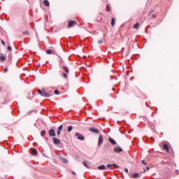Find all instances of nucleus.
<instances>
[{
	"instance_id": "obj_6",
	"label": "nucleus",
	"mask_w": 179,
	"mask_h": 179,
	"mask_svg": "<svg viewBox=\"0 0 179 179\" xmlns=\"http://www.w3.org/2000/svg\"><path fill=\"white\" fill-rule=\"evenodd\" d=\"M62 129H63V126L62 125H60V126L58 127L57 131V136H59L61 135V131H62Z\"/></svg>"
},
{
	"instance_id": "obj_2",
	"label": "nucleus",
	"mask_w": 179,
	"mask_h": 179,
	"mask_svg": "<svg viewBox=\"0 0 179 179\" xmlns=\"http://www.w3.org/2000/svg\"><path fill=\"white\" fill-rule=\"evenodd\" d=\"M75 24H78V22L75 21V20H69L68 22V29H71V27H73V26H75Z\"/></svg>"
},
{
	"instance_id": "obj_25",
	"label": "nucleus",
	"mask_w": 179,
	"mask_h": 179,
	"mask_svg": "<svg viewBox=\"0 0 179 179\" xmlns=\"http://www.w3.org/2000/svg\"><path fill=\"white\" fill-rule=\"evenodd\" d=\"M106 8H107V11L108 12H110L111 11V7H110V6L107 5Z\"/></svg>"
},
{
	"instance_id": "obj_32",
	"label": "nucleus",
	"mask_w": 179,
	"mask_h": 179,
	"mask_svg": "<svg viewBox=\"0 0 179 179\" xmlns=\"http://www.w3.org/2000/svg\"><path fill=\"white\" fill-rule=\"evenodd\" d=\"M7 50H8V51H12V47L8 46Z\"/></svg>"
},
{
	"instance_id": "obj_41",
	"label": "nucleus",
	"mask_w": 179,
	"mask_h": 179,
	"mask_svg": "<svg viewBox=\"0 0 179 179\" xmlns=\"http://www.w3.org/2000/svg\"><path fill=\"white\" fill-rule=\"evenodd\" d=\"M0 90H1V87H0Z\"/></svg>"
},
{
	"instance_id": "obj_40",
	"label": "nucleus",
	"mask_w": 179,
	"mask_h": 179,
	"mask_svg": "<svg viewBox=\"0 0 179 179\" xmlns=\"http://www.w3.org/2000/svg\"><path fill=\"white\" fill-rule=\"evenodd\" d=\"M145 171H146V170L144 169H143V173H145Z\"/></svg>"
},
{
	"instance_id": "obj_18",
	"label": "nucleus",
	"mask_w": 179,
	"mask_h": 179,
	"mask_svg": "<svg viewBox=\"0 0 179 179\" xmlns=\"http://www.w3.org/2000/svg\"><path fill=\"white\" fill-rule=\"evenodd\" d=\"M98 170H106V166L101 165V166H98Z\"/></svg>"
},
{
	"instance_id": "obj_15",
	"label": "nucleus",
	"mask_w": 179,
	"mask_h": 179,
	"mask_svg": "<svg viewBox=\"0 0 179 179\" xmlns=\"http://www.w3.org/2000/svg\"><path fill=\"white\" fill-rule=\"evenodd\" d=\"M109 142H110V143H112V145H116L117 142L115 141L114 139H113V138L110 137L109 138Z\"/></svg>"
},
{
	"instance_id": "obj_29",
	"label": "nucleus",
	"mask_w": 179,
	"mask_h": 179,
	"mask_svg": "<svg viewBox=\"0 0 179 179\" xmlns=\"http://www.w3.org/2000/svg\"><path fill=\"white\" fill-rule=\"evenodd\" d=\"M106 167L108 169H111V167H113V164H108V165H106Z\"/></svg>"
},
{
	"instance_id": "obj_34",
	"label": "nucleus",
	"mask_w": 179,
	"mask_h": 179,
	"mask_svg": "<svg viewBox=\"0 0 179 179\" xmlns=\"http://www.w3.org/2000/svg\"><path fill=\"white\" fill-rule=\"evenodd\" d=\"M1 44H2V45H5V41H1Z\"/></svg>"
},
{
	"instance_id": "obj_10",
	"label": "nucleus",
	"mask_w": 179,
	"mask_h": 179,
	"mask_svg": "<svg viewBox=\"0 0 179 179\" xmlns=\"http://www.w3.org/2000/svg\"><path fill=\"white\" fill-rule=\"evenodd\" d=\"M114 152H115L116 153H120L122 152V149L120 147H116L114 148Z\"/></svg>"
},
{
	"instance_id": "obj_30",
	"label": "nucleus",
	"mask_w": 179,
	"mask_h": 179,
	"mask_svg": "<svg viewBox=\"0 0 179 179\" xmlns=\"http://www.w3.org/2000/svg\"><path fill=\"white\" fill-rule=\"evenodd\" d=\"M112 167H115V169H117L118 168V165H116L115 164H113Z\"/></svg>"
},
{
	"instance_id": "obj_11",
	"label": "nucleus",
	"mask_w": 179,
	"mask_h": 179,
	"mask_svg": "<svg viewBox=\"0 0 179 179\" xmlns=\"http://www.w3.org/2000/svg\"><path fill=\"white\" fill-rule=\"evenodd\" d=\"M31 152L34 156H37V155H38V153L37 152V150L34 148H31Z\"/></svg>"
},
{
	"instance_id": "obj_39",
	"label": "nucleus",
	"mask_w": 179,
	"mask_h": 179,
	"mask_svg": "<svg viewBox=\"0 0 179 179\" xmlns=\"http://www.w3.org/2000/svg\"><path fill=\"white\" fill-rule=\"evenodd\" d=\"M146 170H149V166H147V167H146Z\"/></svg>"
},
{
	"instance_id": "obj_3",
	"label": "nucleus",
	"mask_w": 179,
	"mask_h": 179,
	"mask_svg": "<svg viewBox=\"0 0 179 179\" xmlns=\"http://www.w3.org/2000/svg\"><path fill=\"white\" fill-rule=\"evenodd\" d=\"M60 65L65 69L66 73H69V69L66 66H64V61L61 60Z\"/></svg>"
},
{
	"instance_id": "obj_4",
	"label": "nucleus",
	"mask_w": 179,
	"mask_h": 179,
	"mask_svg": "<svg viewBox=\"0 0 179 179\" xmlns=\"http://www.w3.org/2000/svg\"><path fill=\"white\" fill-rule=\"evenodd\" d=\"M75 136L77 137V139L79 141H85V137L80 135L79 133H76Z\"/></svg>"
},
{
	"instance_id": "obj_24",
	"label": "nucleus",
	"mask_w": 179,
	"mask_h": 179,
	"mask_svg": "<svg viewBox=\"0 0 179 179\" xmlns=\"http://www.w3.org/2000/svg\"><path fill=\"white\" fill-rule=\"evenodd\" d=\"M148 16H151V19H155V17H156V15L155 14H148Z\"/></svg>"
},
{
	"instance_id": "obj_5",
	"label": "nucleus",
	"mask_w": 179,
	"mask_h": 179,
	"mask_svg": "<svg viewBox=\"0 0 179 179\" xmlns=\"http://www.w3.org/2000/svg\"><path fill=\"white\" fill-rule=\"evenodd\" d=\"M52 141H53V143L54 145H59V143H61V140L54 137L52 138Z\"/></svg>"
},
{
	"instance_id": "obj_28",
	"label": "nucleus",
	"mask_w": 179,
	"mask_h": 179,
	"mask_svg": "<svg viewBox=\"0 0 179 179\" xmlns=\"http://www.w3.org/2000/svg\"><path fill=\"white\" fill-rule=\"evenodd\" d=\"M62 76H64V78L65 79H66V78H68V76H67L66 73H62Z\"/></svg>"
},
{
	"instance_id": "obj_20",
	"label": "nucleus",
	"mask_w": 179,
	"mask_h": 179,
	"mask_svg": "<svg viewBox=\"0 0 179 179\" xmlns=\"http://www.w3.org/2000/svg\"><path fill=\"white\" fill-rule=\"evenodd\" d=\"M55 52L51 50H47L46 53L48 54H55Z\"/></svg>"
},
{
	"instance_id": "obj_31",
	"label": "nucleus",
	"mask_w": 179,
	"mask_h": 179,
	"mask_svg": "<svg viewBox=\"0 0 179 179\" xmlns=\"http://www.w3.org/2000/svg\"><path fill=\"white\" fill-rule=\"evenodd\" d=\"M6 72H8V69H4L3 70V73H6Z\"/></svg>"
},
{
	"instance_id": "obj_13",
	"label": "nucleus",
	"mask_w": 179,
	"mask_h": 179,
	"mask_svg": "<svg viewBox=\"0 0 179 179\" xmlns=\"http://www.w3.org/2000/svg\"><path fill=\"white\" fill-rule=\"evenodd\" d=\"M141 178V174L136 173L132 175V178Z\"/></svg>"
},
{
	"instance_id": "obj_17",
	"label": "nucleus",
	"mask_w": 179,
	"mask_h": 179,
	"mask_svg": "<svg viewBox=\"0 0 179 179\" xmlns=\"http://www.w3.org/2000/svg\"><path fill=\"white\" fill-rule=\"evenodd\" d=\"M43 5H45V6H50V2L48 0H44Z\"/></svg>"
},
{
	"instance_id": "obj_16",
	"label": "nucleus",
	"mask_w": 179,
	"mask_h": 179,
	"mask_svg": "<svg viewBox=\"0 0 179 179\" xmlns=\"http://www.w3.org/2000/svg\"><path fill=\"white\" fill-rule=\"evenodd\" d=\"M111 26L112 27H114V26H115V18H112L111 20Z\"/></svg>"
},
{
	"instance_id": "obj_12",
	"label": "nucleus",
	"mask_w": 179,
	"mask_h": 179,
	"mask_svg": "<svg viewBox=\"0 0 179 179\" xmlns=\"http://www.w3.org/2000/svg\"><path fill=\"white\" fill-rule=\"evenodd\" d=\"M163 150H166L169 153V145L166 143L163 145Z\"/></svg>"
},
{
	"instance_id": "obj_37",
	"label": "nucleus",
	"mask_w": 179,
	"mask_h": 179,
	"mask_svg": "<svg viewBox=\"0 0 179 179\" xmlns=\"http://www.w3.org/2000/svg\"><path fill=\"white\" fill-rule=\"evenodd\" d=\"M102 41H98L99 44H101Z\"/></svg>"
},
{
	"instance_id": "obj_33",
	"label": "nucleus",
	"mask_w": 179,
	"mask_h": 179,
	"mask_svg": "<svg viewBox=\"0 0 179 179\" xmlns=\"http://www.w3.org/2000/svg\"><path fill=\"white\" fill-rule=\"evenodd\" d=\"M23 34H29V31H26L23 32Z\"/></svg>"
},
{
	"instance_id": "obj_35",
	"label": "nucleus",
	"mask_w": 179,
	"mask_h": 179,
	"mask_svg": "<svg viewBox=\"0 0 179 179\" xmlns=\"http://www.w3.org/2000/svg\"><path fill=\"white\" fill-rule=\"evenodd\" d=\"M141 163H143V164L146 165V163H145V161H144V160H142V161H141Z\"/></svg>"
},
{
	"instance_id": "obj_1",
	"label": "nucleus",
	"mask_w": 179,
	"mask_h": 179,
	"mask_svg": "<svg viewBox=\"0 0 179 179\" xmlns=\"http://www.w3.org/2000/svg\"><path fill=\"white\" fill-rule=\"evenodd\" d=\"M37 92L40 96H42L43 97H51L52 96V91H48V92L45 91V90H37Z\"/></svg>"
},
{
	"instance_id": "obj_8",
	"label": "nucleus",
	"mask_w": 179,
	"mask_h": 179,
	"mask_svg": "<svg viewBox=\"0 0 179 179\" xmlns=\"http://www.w3.org/2000/svg\"><path fill=\"white\" fill-rule=\"evenodd\" d=\"M89 131H90L91 132H93L94 134H99V130L94 127L90 128Z\"/></svg>"
},
{
	"instance_id": "obj_23",
	"label": "nucleus",
	"mask_w": 179,
	"mask_h": 179,
	"mask_svg": "<svg viewBox=\"0 0 179 179\" xmlns=\"http://www.w3.org/2000/svg\"><path fill=\"white\" fill-rule=\"evenodd\" d=\"M83 166H85V167H87V169H89V166H87V162H83Z\"/></svg>"
},
{
	"instance_id": "obj_19",
	"label": "nucleus",
	"mask_w": 179,
	"mask_h": 179,
	"mask_svg": "<svg viewBox=\"0 0 179 179\" xmlns=\"http://www.w3.org/2000/svg\"><path fill=\"white\" fill-rule=\"evenodd\" d=\"M5 59H6V57H5V56H0L1 62H3V61H5Z\"/></svg>"
},
{
	"instance_id": "obj_9",
	"label": "nucleus",
	"mask_w": 179,
	"mask_h": 179,
	"mask_svg": "<svg viewBox=\"0 0 179 179\" xmlns=\"http://www.w3.org/2000/svg\"><path fill=\"white\" fill-rule=\"evenodd\" d=\"M48 134H49L50 136H55V130L50 129L48 131Z\"/></svg>"
},
{
	"instance_id": "obj_38",
	"label": "nucleus",
	"mask_w": 179,
	"mask_h": 179,
	"mask_svg": "<svg viewBox=\"0 0 179 179\" xmlns=\"http://www.w3.org/2000/svg\"><path fill=\"white\" fill-rule=\"evenodd\" d=\"M124 171H125L126 173H128V169L126 168V169H124Z\"/></svg>"
},
{
	"instance_id": "obj_22",
	"label": "nucleus",
	"mask_w": 179,
	"mask_h": 179,
	"mask_svg": "<svg viewBox=\"0 0 179 179\" xmlns=\"http://www.w3.org/2000/svg\"><path fill=\"white\" fill-rule=\"evenodd\" d=\"M134 29H139V23H136L134 25Z\"/></svg>"
},
{
	"instance_id": "obj_14",
	"label": "nucleus",
	"mask_w": 179,
	"mask_h": 179,
	"mask_svg": "<svg viewBox=\"0 0 179 179\" xmlns=\"http://www.w3.org/2000/svg\"><path fill=\"white\" fill-rule=\"evenodd\" d=\"M59 159L62 163H64V164H68V160L65 158L59 157Z\"/></svg>"
},
{
	"instance_id": "obj_27",
	"label": "nucleus",
	"mask_w": 179,
	"mask_h": 179,
	"mask_svg": "<svg viewBox=\"0 0 179 179\" xmlns=\"http://www.w3.org/2000/svg\"><path fill=\"white\" fill-rule=\"evenodd\" d=\"M41 136H44L45 135V130L42 131L41 133Z\"/></svg>"
},
{
	"instance_id": "obj_26",
	"label": "nucleus",
	"mask_w": 179,
	"mask_h": 179,
	"mask_svg": "<svg viewBox=\"0 0 179 179\" xmlns=\"http://www.w3.org/2000/svg\"><path fill=\"white\" fill-rule=\"evenodd\" d=\"M54 93H55V94H57V95L60 94L59 91H58V90H55L54 91Z\"/></svg>"
},
{
	"instance_id": "obj_36",
	"label": "nucleus",
	"mask_w": 179,
	"mask_h": 179,
	"mask_svg": "<svg viewBox=\"0 0 179 179\" xmlns=\"http://www.w3.org/2000/svg\"><path fill=\"white\" fill-rule=\"evenodd\" d=\"M71 173H73V174H74V176H76V173H75V171H71Z\"/></svg>"
},
{
	"instance_id": "obj_21",
	"label": "nucleus",
	"mask_w": 179,
	"mask_h": 179,
	"mask_svg": "<svg viewBox=\"0 0 179 179\" xmlns=\"http://www.w3.org/2000/svg\"><path fill=\"white\" fill-rule=\"evenodd\" d=\"M72 129H73V127L72 126H69L67 129V131L68 132H71L72 131Z\"/></svg>"
},
{
	"instance_id": "obj_7",
	"label": "nucleus",
	"mask_w": 179,
	"mask_h": 179,
	"mask_svg": "<svg viewBox=\"0 0 179 179\" xmlns=\"http://www.w3.org/2000/svg\"><path fill=\"white\" fill-rule=\"evenodd\" d=\"M103 136L99 135V141H98V146H101V145L103 144Z\"/></svg>"
}]
</instances>
